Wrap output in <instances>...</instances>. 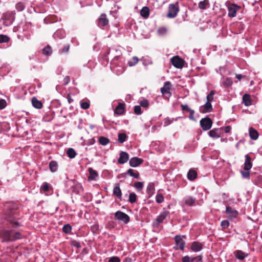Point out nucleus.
Here are the masks:
<instances>
[{
  "instance_id": "obj_15",
  "label": "nucleus",
  "mask_w": 262,
  "mask_h": 262,
  "mask_svg": "<svg viewBox=\"0 0 262 262\" xmlns=\"http://www.w3.org/2000/svg\"><path fill=\"white\" fill-rule=\"evenodd\" d=\"M125 104L124 103H119L114 110L115 115H122L124 113Z\"/></svg>"
},
{
  "instance_id": "obj_34",
  "label": "nucleus",
  "mask_w": 262,
  "mask_h": 262,
  "mask_svg": "<svg viewBox=\"0 0 262 262\" xmlns=\"http://www.w3.org/2000/svg\"><path fill=\"white\" fill-rule=\"evenodd\" d=\"M52 53V50L50 46H47L42 49V53L45 55H50Z\"/></svg>"
},
{
  "instance_id": "obj_10",
  "label": "nucleus",
  "mask_w": 262,
  "mask_h": 262,
  "mask_svg": "<svg viewBox=\"0 0 262 262\" xmlns=\"http://www.w3.org/2000/svg\"><path fill=\"white\" fill-rule=\"evenodd\" d=\"M225 212L228 215V217L230 220L236 218L238 214V211L230 206L226 207Z\"/></svg>"
},
{
  "instance_id": "obj_62",
  "label": "nucleus",
  "mask_w": 262,
  "mask_h": 262,
  "mask_svg": "<svg viewBox=\"0 0 262 262\" xmlns=\"http://www.w3.org/2000/svg\"><path fill=\"white\" fill-rule=\"evenodd\" d=\"M69 48H70V46L69 45H66L65 46H64V47L63 48V49H62L61 50V52L62 53H66V52H68L69 50Z\"/></svg>"
},
{
  "instance_id": "obj_5",
  "label": "nucleus",
  "mask_w": 262,
  "mask_h": 262,
  "mask_svg": "<svg viewBox=\"0 0 262 262\" xmlns=\"http://www.w3.org/2000/svg\"><path fill=\"white\" fill-rule=\"evenodd\" d=\"M171 64L178 69H182L184 67V60L179 56H175L170 59Z\"/></svg>"
},
{
  "instance_id": "obj_59",
  "label": "nucleus",
  "mask_w": 262,
  "mask_h": 262,
  "mask_svg": "<svg viewBox=\"0 0 262 262\" xmlns=\"http://www.w3.org/2000/svg\"><path fill=\"white\" fill-rule=\"evenodd\" d=\"M158 33L160 34H165L166 33V29L164 28H161L158 29Z\"/></svg>"
},
{
  "instance_id": "obj_18",
  "label": "nucleus",
  "mask_w": 262,
  "mask_h": 262,
  "mask_svg": "<svg viewBox=\"0 0 262 262\" xmlns=\"http://www.w3.org/2000/svg\"><path fill=\"white\" fill-rule=\"evenodd\" d=\"M203 248V244L199 242H193L191 246V249L194 252L201 251Z\"/></svg>"
},
{
  "instance_id": "obj_54",
  "label": "nucleus",
  "mask_w": 262,
  "mask_h": 262,
  "mask_svg": "<svg viewBox=\"0 0 262 262\" xmlns=\"http://www.w3.org/2000/svg\"><path fill=\"white\" fill-rule=\"evenodd\" d=\"M141 106L139 105H136L134 107V112L136 114H140L141 113Z\"/></svg>"
},
{
  "instance_id": "obj_56",
  "label": "nucleus",
  "mask_w": 262,
  "mask_h": 262,
  "mask_svg": "<svg viewBox=\"0 0 262 262\" xmlns=\"http://www.w3.org/2000/svg\"><path fill=\"white\" fill-rule=\"evenodd\" d=\"M91 230L93 232L97 233L99 231V226L98 225H94L91 227Z\"/></svg>"
},
{
  "instance_id": "obj_45",
  "label": "nucleus",
  "mask_w": 262,
  "mask_h": 262,
  "mask_svg": "<svg viewBox=\"0 0 262 262\" xmlns=\"http://www.w3.org/2000/svg\"><path fill=\"white\" fill-rule=\"evenodd\" d=\"M134 187L138 190H141L143 187V182H137L134 183Z\"/></svg>"
},
{
  "instance_id": "obj_17",
  "label": "nucleus",
  "mask_w": 262,
  "mask_h": 262,
  "mask_svg": "<svg viewBox=\"0 0 262 262\" xmlns=\"http://www.w3.org/2000/svg\"><path fill=\"white\" fill-rule=\"evenodd\" d=\"M171 87V84L169 81H166L164 83L163 87L161 88V92L163 95L165 94H169L171 95L169 90Z\"/></svg>"
},
{
  "instance_id": "obj_25",
  "label": "nucleus",
  "mask_w": 262,
  "mask_h": 262,
  "mask_svg": "<svg viewBox=\"0 0 262 262\" xmlns=\"http://www.w3.org/2000/svg\"><path fill=\"white\" fill-rule=\"evenodd\" d=\"M155 185L152 183H149L146 189L147 193L149 197L151 196L155 192Z\"/></svg>"
},
{
  "instance_id": "obj_14",
  "label": "nucleus",
  "mask_w": 262,
  "mask_h": 262,
  "mask_svg": "<svg viewBox=\"0 0 262 262\" xmlns=\"http://www.w3.org/2000/svg\"><path fill=\"white\" fill-rule=\"evenodd\" d=\"M212 110V107L210 102H206V103L200 108V111L201 113H206L210 112Z\"/></svg>"
},
{
  "instance_id": "obj_8",
  "label": "nucleus",
  "mask_w": 262,
  "mask_h": 262,
  "mask_svg": "<svg viewBox=\"0 0 262 262\" xmlns=\"http://www.w3.org/2000/svg\"><path fill=\"white\" fill-rule=\"evenodd\" d=\"M212 124V120L208 117L203 118L200 121L201 126L204 130L209 129L211 127Z\"/></svg>"
},
{
  "instance_id": "obj_41",
  "label": "nucleus",
  "mask_w": 262,
  "mask_h": 262,
  "mask_svg": "<svg viewBox=\"0 0 262 262\" xmlns=\"http://www.w3.org/2000/svg\"><path fill=\"white\" fill-rule=\"evenodd\" d=\"M233 83L232 80L231 78H226L223 82V84L225 87H229Z\"/></svg>"
},
{
  "instance_id": "obj_60",
  "label": "nucleus",
  "mask_w": 262,
  "mask_h": 262,
  "mask_svg": "<svg viewBox=\"0 0 262 262\" xmlns=\"http://www.w3.org/2000/svg\"><path fill=\"white\" fill-rule=\"evenodd\" d=\"M8 220L12 224H13V227H16L19 226V223L17 222L14 221V220L11 218H9Z\"/></svg>"
},
{
  "instance_id": "obj_21",
  "label": "nucleus",
  "mask_w": 262,
  "mask_h": 262,
  "mask_svg": "<svg viewBox=\"0 0 262 262\" xmlns=\"http://www.w3.org/2000/svg\"><path fill=\"white\" fill-rule=\"evenodd\" d=\"M181 110L184 114L189 113V115H193L194 112L187 104H181Z\"/></svg>"
},
{
  "instance_id": "obj_23",
  "label": "nucleus",
  "mask_w": 262,
  "mask_h": 262,
  "mask_svg": "<svg viewBox=\"0 0 262 262\" xmlns=\"http://www.w3.org/2000/svg\"><path fill=\"white\" fill-rule=\"evenodd\" d=\"M234 254L237 259L240 260H243L248 255L247 254H246L245 252L239 250L234 251Z\"/></svg>"
},
{
  "instance_id": "obj_53",
  "label": "nucleus",
  "mask_w": 262,
  "mask_h": 262,
  "mask_svg": "<svg viewBox=\"0 0 262 262\" xmlns=\"http://www.w3.org/2000/svg\"><path fill=\"white\" fill-rule=\"evenodd\" d=\"M108 262H120V259L118 257L114 256L110 258Z\"/></svg>"
},
{
  "instance_id": "obj_47",
  "label": "nucleus",
  "mask_w": 262,
  "mask_h": 262,
  "mask_svg": "<svg viewBox=\"0 0 262 262\" xmlns=\"http://www.w3.org/2000/svg\"><path fill=\"white\" fill-rule=\"evenodd\" d=\"M230 225L229 222L226 220H223L221 223V226L223 229H227Z\"/></svg>"
},
{
  "instance_id": "obj_28",
  "label": "nucleus",
  "mask_w": 262,
  "mask_h": 262,
  "mask_svg": "<svg viewBox=\"0 0 262 262\" xmlns=\"http://www.w3.org/2000/svg\"><path fill=\"white\" fill-rule=\"evenodd\" d=\"M209 135L210 137L214 138H217L221 137V134L219 129H214L210 130L209 132Z\"/></svg>"
},
{
  "instance_id": "obj_24",
  "label": "nucleus",
  "mask_w": 262,
  "mask_h": 262,
  "mask_svg": "<svg viewBox=\"0 0 262 262\" xmlns=\"http://www.w3.org/2000/svg\"><path fill=\"white\" fill-rule=\"evenodd\" d=\"M88 171L90 174L88 177V180L89 181L95 180L98 176V173L96 171L94 170L92 168H89L88 169Z\"/></svg>"
},
{
  "instance_id": "obj_63",
  "label": "nucleus",
  "mask_w": 262,
  "mask_h": 262,
  "mask_svg": "<svg viewBox=\"0 0 262 262\" xmlns=\"http://www.w3.org/2000/svg\"><path fill=\"white\" fill-rule=\"evenodd\" d=\"M70 81V77L69 76H66L63 79V83L65 85L68 84Z\"/></svg>"
},
{
  "instance_id": "obj_37",
  "label": "nucleus",
  "mask_w": 262,
  "mask_h": 262,
  "mask_svg": "<svg viewBox=\"0 0 262 262\" xmlns=\"http://www.w3.org/2000/svg\"><path fill=\"white\" fill-rule=\"evenodd\" d=\"M99 142L100 144H101L102 145H106L109 143L110 140L108 138H107L106 137H100L99 138Z\"/></svg>"
},
{
  "instance_id": "obj_16",
  "label": "nucleus",
  "mask_w": 262,
  "mask_h": 262,
  "mask_svg": "<svg viewBox=\"0 0 262 262\" xmlns=\"http://www.w3.org/2000/svg\"><path fill=\"white\" fill-rule=\"evenodd\" d=\"M129 159L128 155L127 152L121 151L120 154V157L118 162L119 164H124L126 163Z\"/></svg>"
},
{
  "instance_id": "obj_13",
  "label": "nucleus",
  "mask_w": 262,
  "mask_h": 262,
  "mask_svg": "<svg viewBox=\"0 0 262 262\" xmlns=\"http://www.w3.org/2000/svg\"><path fill=\"white\" fill-rule=\"evenodd\" d=\"M252 167V163L251 162V158L249 155H246L245 156V161L244 169L246 171H249Z\"/></svg>"
},
{
  "instance_id": "obj_49",
  "label": "nucleus",
  "mask_w": 262,
  "mask_h": 262,
  "mask_svg": "<svg viewBox=\"0 0 262 262\" xmlns=\"http://www.w3.org/2000/svg\"><path fill=\"white\" fill-rule=\"evenodd\" d=\"M55 37H58L59 38L64 37V33L61 30L57 31L54 34Z\"/></svg>"
},
{
  "instance_id": "obj_3",
  "label": "nucleus",
  "mask_w": 262,
  "mask_h": 262,
  "mask_svg": "<svg viewBox=\"0 0 262 262\" xmlns=\"http://www.w3.org/2000/svg\"><path fill=\"white\" fill-rule=\"evenodd\" d=\"M179 11L178 3L175 4H170L168 6V12L167 17L168 18H174Z\"/></svg>"
},
{
  "instance_id": "obj_2",
  "label": "nucleus",
  "mask_w": 262,
  "mask_h": 262,
  "mask_svg": "<svg viewBox=\"0 0 262 262\" xmlns=\"http://www.w3.org/2000/svg\"><path fill=\"white\" fill-rule=\"evenodd\" d=\"M97 25L102 29H104L109 26V20L105 13L101 14L98 18Z\"/></svg>"
},
{
  "instance_id": "obj_48",
  "label": "nucleus",
  "mask_w": 262,
  "mask_h": 262,
  "mask_svg": "<svg viewBox=\"0 0 262 262\" xmlns=\"http://www.w3.org/2000/svg\"><path fill=\"white\" fill-rule=\"evenodd\" d=\"M80 106L82 108L86 110L90 107V103L87 101H81Z\"/></svg>"
},
{
  "instance_id": "obj_38",
  "label": "nucleus",
  "mask_w": 262,
  "mask_h": 262,
  "mask_svg": "<svg viewBox=\"0 0 262 262\" xmlns=\"http://www.w3.org/2000/svg\"><path fill=\"white\" fill-rule=\"evenodd\" d=\"M67 154L70 158H73L76 155L75 151L73 148H69L67 151Z\"/></svg>"
},
{
  "instance_id": "obj_27",
  "label": "nucleus",
  "mask_w": 262,
  "mask_h": 262,
  "mask_svg": "<svg viewBox=\"0 0 262 262\" xmlns=\"http://www.w3.org/2000/svg\"><path fill=\"white\" fill-rule=\"evenodd\" d=\"M31 102L33 106L36 108H41L42 106V104L41 101H39L35 97L32 98Z\"/></svg>"
},
{
  "instance_id": "obj_50",
  "label": "nucleus",
  "mask_w": 262,
  "mask_h": 262,
  "mask_svg": "<svg viewBox=\"0 0 262 262\" xmlns=\"http://www.w3.org/2000/svg\"><path fill=\"white\" fill-rule=\"evenodd\" d=\"M140 106L146 108L149 105L148 101L146 99H143L140 102Z\"/></svg>"
},
{
  "instance_id": "obj_26",
  "label": "nucleus",
  "mask_w": 262,
  "mask_h": 262,
  "mask_svg": "<svg viewBox=\"0 0 262 262\" xmlns=\"http://www.w3.org/2000/svg\"><path fill=\"white\" fill-rule=\"evenodd\" d=\"M243 102L246 106L251 105L252 102L250 95L247 94L244 95L243 96Z\"/></svg>"
},
{
  "instance_id": "obj_33",
  "label": "nucleus",
  "mask_w": 262,
  "mask_h": 262,
  "mask_svg": "<svg viewBox=\"0 0 262 262\" xmlns=\"http://www.w3.org/2000/svg\"><path fill=\"white\" fill-rule=\"evenodd\" d=\"M195 199L192 197H188L185 200V204L187 206H191L194 205Z\"/></svg>"
},
{
  "instance_id": "obj_4",
  "label": "nucleus",
  "mask_w": 262,
  "mask_h": 262,
  "mask_svg": "<svg viewBox=\"0 0 262 262\" xmlns=\"http://www.w3.org/2000/svg\"><path fill=\"white\" fill-rule=\"evenodd\" d=\"M183 238H185L186 236L183 235H176L174 237V241L176 244V246L174 247L175 249L178 250L180 249L181 250L183 251L185 248V242L183 240Z\"/></svg>"
},
{
  "instance_id": "obj_46",
  "label": "nucleus",
  "mask_w": 262,
  "mask_h": 262,
  "mask_svg": "<svg viewBox=\"0 0 262 262\" xmlns=\"http://www.w3.org/2000/svg\"><path fill=\"white\" fill-rule=\"evenodd\" d=\"M49 187L50 186L49 184L47 182H44L41 186L40 190L46 192L49 191Z\"/></svg>"
},
{
  "instance_id": "obj_40",
  "label": "nucleus",
  "mask_w": 262,
  "mask_h": 262,
  "mask_svg": "<svg viewBox=\"0 0 262 262\" xmlns=\"http://www.w3.org/2000/svg\"><path fill=\"white\" fill-rule=\"evenodd\" d=\"M25 5L22 2H18L15 5V8L18 11H22L25 9Z\"/></svg>"
},
{
  "instance_id": "obj_51",
  "label": "nucleus",
  "mask_w": 262,
  "mask_h": 262,
  "mask_svg": "<svg viewBox=\"0 0 262 262\" xmlns=\"http://www.w3.org/2000/svg\"><path fill=\"white\" fill-rule=\"evenodd\" d=\"M214 95V92L213 91H211L210 93L207 96V102H211L213 99V95Z\"/></svg>"
},
{
  "instance_id": "obj_32",
  "label": "nucleus",
  "mask_w": 262,
  "mask_h": 262,
  "mask_svg": "<svg viewBox=\"0 0 262 262\" xmlns=\"http://www.w3.org/2000/svg\"><path fill=\"white\" fill-rule=\"evenodd\" d=\"M127 173L135 179H138L140 176L139 173L137 171L133 169H129L127 171Z\"/></svg>"
},
{
  "instance_id": "obj_64",
  "label": "nucleus",
  "mask_w": 262,
  "mask_h": 262,
  "mask_svg": "<svg viewBox=\"0 0 262 262\" xmlns=\"http://www.w3.org/2000/svg\"><path fill=\"white\" fill-rule=\"evenodd\" d=\"M231 127L230 126H227L224 128V132L226 133H229L230 132Z\"/></svg>"
},
{
  "instance_id": "obj_11",
  "label": "nucleus",
  "mask_w": 262,
  "mask_h": 262,
  "mask_svg": "<svg viewBox=\"0 0 262 262\" xmlns=\"http://www.w3.org/2000/svg\"><path fill=\"white\" fill-rule=\"evenodd\" d=\"M143 160L138 157H133L129 160V165L132 167H137L142 164Z\"/></svg>"
},
{
  "instance_id": "obj_36",
  "label": "nucleus",
  "mask_w": 262,
  "mask_h": 262,
  "mask_svg": "<svg viewBox=\"0 0 262 262\" xmlns=\"http://www.w3.org/2000/svg\"><path fill=\"white\" fill-rule=\"evenodd\" d=\"M164 198L162 193H158L156 196V201L157 203L160 204L164 202Z\"/></svg>"
},
{
  "instance_id": "obj_43",
  "label": "nucleus",
  "mask_w": 262,
  "mask_h": 262,
  "mask_svg": "<svg viewBox=\"0 0 262 262\" xmlns=\"http://www.w3.org/2000/svg\"><path fill=\"white\" fill-rule=\"evenodd\" d=\"M72 230V227L69 224L64 225L62 228V231L65 233H69Z\"/></svg>"
},
{
  "instance_id": "obj_61",
  "label": "nucleus",
  "mask_w": 262,
  "mask_h": 262,
  "mask_svg": "<svg viewBox=\"0 0 262 262\" xmlns=\"http://www.w3.org/2000/svg\"><path fill=\"white\" fill-rule=\"evenodd\" d=\"M182 262H191L190 258L188 256H184L182 259Z\"/></svg>"
},
{
  "instance_id": "obj_1",
  "label": "nucleus",
  "mask_w": 262,
  "mask_h": 262,
  "mask_svg": "<svg viewBox=\"0 0 262 262\" xmlns=\"http://www.w3.org/2000/svg\"><path fill=\"white\" fill-rule=\"evenodd\" d=\"M1 237L3 242H12L21 238L22 235L19 232L13 233L12 230H5L2 232Z\"/></svg>"
},
{
  "instance_id": "obj_6",
  "label": "nucleus",
  "mask_w": 262,
  "mask_h": 262,
  "mask_svg": "<svg viewBox=\"0 0 262 262\" xmlns=\"http://www.w3.org/2000/svg\"><path fill=\"white\" fill-rule=\"evenodd\" d=\"M15 12L14 11H8L4 13L2 18L5 21L4 24L8 25V24H6L7 21L9 24H11L15 19Z\"/></svg>"
},
{
  "instance_id": "obj_22",
  "label": "nucleus",
  "mask_w": 262,
  "mask_h": 262,
  "mask_svg": "<svg viewBox=\"0 0 262 262\" xmlns=\"http://www.w3.org/2000/svg\"><path fill=\"white\" fill-rule=\"evenodd\" d=\"M198 176V173L196 170L191 169L189 170L187 173V178L190 181L194 180Z\"/></svg>"
},
{
  "instance_id": "obj_57",
  "label": "nucleus",
  "mask_w": 262,
  "mask_h": 262,
  "mask_svg": "<svg viewBox=\"0 0 262 262\" xmlns=\"http://www.w3.org/2000/svg\"><path fill=\"white\" fill-rule=\"evenodd\" d=\"M256 182L257 185L262 187V176H259L257 177Z\"/></svg>"
},
{
  "instance_id": "obj_9",
  "label": "nucleus",
  "mask_w": 262,
  "mask_h": 262,
  "mask_svg": "<svg viewBox=\"0 0 262 262\" xmlns=\"http://www.w3.org/2000/svg\"><path fill=\"white\" fill-rule=\"evenodd\" d=\"M240 9L236 4H231L228 6V16L234 17L236 16L237 11Z\"/></svg>"
},
{
  "instance_id": "obj_39",
  "label": "nucleus",
  "mask_w": 262,
  "mask_h": 262,
  "mask_svg": "<svg viewBox=\"0 0 262 262\" xmlns=\"http://www.w3.org/2000/svg\"><path fill=\"white\" fill-rule=\"evenodd\" d=\"M139 61V59L137 57L134 56L132 60L128 61V65L129 67H132L136 65Z\"/></svg>"
},
{
  "instance_id": "obj_52",
  "label": "nucleus",
  "mask_w": 262,
  "mask_h": 262,
  "mask_svg": "<svg viewBox=\"0 0 262 262\" xmlns=\"http://www.w3.org/2000/svg\"><path fill=\"white\" fill-rule=\"evenodd\" d=\"M191 262H202V256L199 255L193 257L191 259Z\"/></svg>"
},
{
  "instance_id": "obj_55",
  "label": "nucleus",
  "mask_w": 262,
  "mask_h": 262,
  "mask_svg": "<svg viewBox=\"0 0 262 262\" xmlns=\"http://www.w3.org/2000/svg\"><path fill=\"white\" fill-rule=\"evenodd\" d=\"M241 173H242L243 177L244 178H249V177H250L249 171H246V170H245V171H242L241 172Z\"/></svg>"
},
{
  "instance_id": "obj_31",
  "label": "nucleus",
  "mask_w": 262,
  "mask_h": 262,
  "mask_svg": "<svg viewBox=\"0 0 262 262\" xmlns=\"http://www.w3.org/2000/svg\"><path fill=\"white\" fill-rule=\"evenodd\" d=\"M199 8L202 10L206 9L209 6V2L208 0H204L199 3Z\"/></svg>"
},
{
  "instance_id": "obj_12",
  "label": "nucleus",
  "mask_w": 262,
  "mask_h": 262,
  "mask_svg": "<svg viewBox=\"0 0 262 262\" xmlns=\"http://www.w3.org/2000/svg\"><path fill=\"white\" fill-rule=\"evenodd\" d=\"M169 212L167 210L162 211L156 218V221L157 224L162 223L166 217L169 215Z\"/></svg>"
},
{
  "instance_id": "obj_7",
  "label": "nucleus",
  "mask_w": 262,
  "mask_h": 262,
  "mask_svg": "<svg viewBox=\"0 0 262 262\" xmlns=\"http://www.w3.org/2000/svg\"><path fill=\"white\" fill-rule=\"evenodd\" d=\"M115 217L116 219L122 221L123 223L127 224L129 221V217L126 213L118 211L115 214Z\"/></svg>"
},
{
  "instance_id": "obj_30",
  "label": "nucleus",
  "mask_w": 262,
  "mask_h": 262,
  "mask_svg": "<svg viewBox=\"0 0 262 262\" xmlns=\"http://www.w3.org/2000/svg\"><path fill=\"white\" fill-rule=\"evenodd\" d=\"M141 15L144 18H147L149 15V9L147 7H144L140 11Z\"/></svg>"
},
{
  "instance_id": "obj_29",
  "label": "nucleus",
  "mask_w": 262,
  "mask_h": 262,
  "mask_svg": "<svg viewBox=\"0 0 262 262\" xmlns=\"http://www.w3.org/2000/svg\"><path fill=\"white\" fill-rule=\"evenodd\" d=\"M49 168L50 170L53 172L56 171L58 169L57 162L55 161H51L49 163Z\"/></svg>"
},
{
  "instance_id": "obj_20",
  "label": "nucleus",
  "mask_w": 262,
  "mask_h": 262,
  "mask_svg": "<svg viewBox=\"0 0 262 262\" xmlns=\"http://www.w3.org/2000/svg\"><path fill=\"white\" fill-rule=\"evenodd\" d=\"M249 136L251 139L256 140L258 138L259 134L256 129L251 127L249 128Z\"/></svg>"
},
{
  "instance_id": "obj_58",
  "label": "nucleus",
  "mask_w": 262,
  "mask_h": 262,
  "mask_svg": "<svg viewBox=\"0 0 262 262\" xmlns=\"http://www.w3.org/2000/svg\"><path fill=\"white\" fill-rule=\"evenodd\" d=\"M6 101L4 99L0 100V110L4 108L6 106Z\"/></svg>"
},
{
  "instance_id": "obj_44",
  "label": "nucleus",
  "mask_w": 262,
  "mask_h": 262,
  "mask_svg": "<svg viewBox=\"0 0 262 262\" xmlns=\"http://www.w3.org/2000/svg\"><path fill=\"white\" fill-rule=\"evenodd\" d=\"M10 38L6 35H0V43L3 42H8Z\"/></svg>"
},
{
  "instance_id": "obj_42",
  "label": "nucleus",
  "mask_w": 262,
  "mask_h": 262,
  "mask_svg": "<svg viewBox=\"0 0 262 262\" xmlns=\"http://www.w3.org/2000/svg\"><path fill=\"white\" fill-rule=\"evenodd\" d=\"M137 200V195L136 194L134 193H130L129 195V202L130 203H135Z\"/></svg>"
},
{
  "instance_id": "obj_19",
  "label": "nucleus",
  "mask_w": 262,
  "mask_h": 262,
  "mask_svg": "<svg viewBox=\"0 0 262 262\" xmlns=\"http://www.w3.org/2000/svg\"><path fill=\"white\" fill-rule=\"evenodd\" d=\"M113 194L116 196L119 199H121L122 192L119 184H115V186L113 189Z\"/></svg>"
},
{
  "instance_id": "obj_35",
  "label": "nucleus",
  "mask_w": 262,
  "mask_h": 262,
  "mask_svg": "<svg viewBox=\"0 0 262 262\" xmlns=\"http://www.w3.org/2000/svg\"><path fill=\"white\" fill-rule=\"evenodd\" d=\"M127 139V136L124 133H120L118 134V142L120 143H123L126 141Z\"/></svg>"
}]
</instances>
